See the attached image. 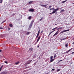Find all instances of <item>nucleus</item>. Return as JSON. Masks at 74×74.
I'll list each match as a JSON object with an SVG mask.
<instances>
[{"instance_id":"obj_3","label":"nucleus","mask_w":74,"mask_h":74,"mask_svg":"<svg viewBox=\"0 0 74 74\" xmlns=\"http://www.w3.org/2000/svg\"><path fill=\"white\" fill-rule=\"evenodd\" d=\"M70 29H67L65 30H63V31H61L60 32V34H62V33H64V32H68V31H69Z\"/></svg>"},{"instance_id":"obj_29","label":"nucleus","mask_w":74,"mask_h":74,"mask_svg":"<svg viewBox=\"0 0 74 74\" xmlns=\"http://www.w3.org/2000/svg\"><path fill=\"white\" fill-rule=\"evenodd\" d=\"M65 45L66 47H68V45H67V44H66Z\"/></svg>"},{"instance_id":"obj_27","label":"nucleus","mask_w":74,"mask_h":74,"mask_svg":"<svg viewBox=\"0 0 74 74\" xmlns=\"http://www.w3.org/2000/svg\"><path fill=\"white\" fill-rule=\"evenodd\" d=\"M19 63V62H16L15 63V64H18Z\"/></svg>"},{"instance_id":"obj_39","label":"nucleus","mask_w":74,"mask_h":74,"mask_svg":"<svg viewBox=\"0 0 74 74\" xmlns=\"http://www.w3.org/2000/svg\"><path fill=\"white\" fill-rule=\"evenodd\" d=\"M60 40L61 41H63V39H61Z\"/></svg>"},{"instance_id":"obj_49","label":"nucleus","mask_w":74,"mask_h":74,"mask_svg":"<svg viewBox=\"0 0 74 74\" xmlns=\"http://www.w3.org/2000/svg\"><path fill=\"white\" fill-rule=\"evenodd\" d=\"M38 48H39V46L38 45Z\"/></svg>"},{"instance_id":"obj_24","label":"nucleus","mask_w":74,"mask_h":74,"mask_svg":"<svg viewBox=\"0 0 74 74\" xmlns=\"http://www.w3.org/2000/svg\"><path fill=\"white\" fill-rule=\"evenodd\" d=\"M56 54H55L54 56V58H56Z\"/></svg>"},{"instance_id":"obj_37","label":"nucleus","mask_w":74,"mask_h":74,"mask_svg":"<svg viewBox=\"0 0 74 74\" xmlns=\"http://www.w3.org/2000/svg\"><path fill=\"white\" fill-rule=\"evenodd\" d=\"M51 7H52V6H50L49 7V8H51Z\"/></svg>"},{"instance_id":"obj_41","label":"nucleus","mask_w":74,"mask_h":74,"mask_svg":"<svg viewBox=\"0 0 74 74\" xmlns=\"http://www.w3.org/2000/svg\"><path fill=\"white\" fill-rule=\"evenodd\" d=\"M73 53H74V52H73L71 53V54H73Z\"/></svg>"},{"instance_id":"obj_46","label":"nucleus","mask_w":74,"mask_h":74,"mask_svg":"<svg viewBox=\"0 0 74 74\" xmlns=\"http://www.w3.org/2000/svg\"><path fill=\"white\" fill-rule=\"evenodd\" d=\"M34 64H36V62H35L34 63Z\"/></svg>"},{"instance_id":"obj_52","label":"nucleus","mask_w":74,"mask_h":74,"mask_svg":"<svg viewBox=\"0 0 74 74\" xmlns=\"http://www.w3.org/2000/svg\"><path fill=\"white\" fill-rule=\"evenodd\" d=\"M57 24H55V25H57Z\"/></svg>"},{"instance_id":"obj_26","label":"nucleus","mask_w":74,"mask_h":74,"mask_svg":"<svg viewBox=\"0 0 74 74\" xmlns=\"http://www.w3.org/2000/svg\"><path fill=\"white\" fill-rule=\"evenodd\" d=\"M0 3H2L3 2H2V0H0Z\"/></svg>"},{"instance_id":"obj_33","label":"nucleus","mask_w":74,"mask_h":74,"mask_svg":"<svg viewBox=\"0 0 74 74\" xmlns=\"http://www.w3.org/2000/svg\"><path fill=\"white\" fill-rule=\"evenodd\" d=\"M3 29V28L2 27H0V29Z\"/></svg>"},{"instance_id":"obj_42","label":"nucleus","mask_w":74,"mask_h":74,"mask_svg":"<svg viewBox=\"0 0 74 74\" xmlns=\"http://www.w3.org/2000/svg\"><path fill=\"white\" fill-rule=\"evenodd\" d=\"M59 29H58V31L57 32H59Z\"/></svg>"},{"instance_id":"obj_5","label":"nucleus","mask_w":74,"mask_h":74,"mask_svg":"<svg viewBox=\"0 0 74 74\" xmlns=\"http://www.w3.org/2000/svg\"><path fill=\"white\" fill-rule=\"evenodd\" d=\"M29 12H34V9L33 8H31L29 10Z\"/></svg>"},{"instance_id":"obj_47","label":"nucleus","mask_w":74,"mask_h":74,"mask_svg":"<svg viewBox=\"0 0 74 74\" xmlns=\"http://www.w3.org/2000/svg\"><path fill=\"white\" fill-rule=\"evenodd\" d=\"M39 3H40V4H42V2H40Z\"/></svg>"},{"instance_id":"obj_23","label":"nucleus","mask_w":74,"mask_h":74,"mask_svg":"<svg viewBox=\"0 0 74 74\" xmlns=\"http://www.w3.org/2000/svg\"><path fill=\"white\" fill-rule=\"evenodd\" d=\"M52 11H54L55 10V8H52Z\"/></svg>"},{"instance_id":"obj_40","label":"nucleus","mask_w":74,"mask_h":74,"mask_svg":"<svg viewBox=\"0 0 74 74\" xmlns=\"http://www.w3.org/2000/svg\"><path fill=\"white\" fill-rule=\"evenodd\" d=\"M1 69V68H0V71H1V69Z\"/></svg>"},{"instance_id":"obj_7","label":"nucleus","mask_w":74,"mask_h":74,"mask_svg":"<svg viewBox=\"0 0 74 74\" xmlns=\"http://www.w3.org/2000/svg\"><path fill=\"white\" fill-rule=\"evenodd\" d=\"M41 6H42V7H45V8H47V6L48 5V4L47 5H41Z\"/></svg>"},{"instance_id":"obj_4","label":"nucleus","mask_w":74,"mask_h":74,"mask_svg":"<svg viewBox=\"0 0 74 74\" xmlns=\"http://www.w3.org/2000/svg\"><path fill=\"white\" fill-rule=\"evenodd\" d=\"M32 60H31L30 61H29L28 62H27L25 63V64L27 65V64H30V62H32Z\"/></svg>"},{"instance_id":"obj_30","label":"nucleus","mask_w":74,"mask_h":74,"mask_svg":"<svg viewBox=\"0 0 74 74\" xmlns=\"http://www.w3.org/2000/svg\"><path fill=\"white\" fill-rule=\"evenodd\" d=\"M5 63H6V64H8V62H7V61H5Z\"/></svg>"},{"instance_id":"obj_34","label":"nucleus","mask_w":74,"mask_h":74,"mask_svg":"<svg viewBox=\"0 0 74 74\" xmlns=\"http://www.w3.org/2000/svg\"><path fill=\"white\" fill-rule=\"evenodd\" d=\"M43 32L44 31H43V30H42V31H41L40 33H43Z\"/></svg>"},{"instance_id":"obj_32","label":"nucleus","mask_w":74,"mask_h":74,"mask_svg":"<svg viewBox=\"0 0 74 74\" xmlns=\"http://www.w3.org/2000/svg\"><path fill=\"white\" fill-rule=\"evenodd\" d=\"M61 12H62L63 11H64V10H61Z\"/></svg>"},{"instance_id":"obj_54","label":"nucleus","mask_w":74,"mask_h":74,"mask_svg":"<svg viewBox=\"0 0 74 74\" xmlns=\"http://www.w3.org/2000/svg\"><path fill=\"white\" fill-rule=\"evenodd\" d=\"M48 73H47L46 74H48Z\"/></svg>"},{"instance_id":"obj_19","label":"nucleus","mask_w":74,"mask_h":74,"mask_svg":"<svg viewBox=\"0 0 74 74\" xmlns=\"http://www.w3.org/2000/svg\"><path fill=\"white\" fill-rule=\"evenodd\" d=\"M54 60V59H52L50 61V62H52Z\"/></svg>"},{"instance_id":"obj_18","label":"nucleus","mask_w":74,"mask_h":74,"mask_svg":"<svg viewBox=\"0 0 74 74\" xmlns=\"http://www.w3.org/2000/svg\"><path fill=\"white\" fill-rule=\"evenodd\" d=\"M33 1H30L29 3H28L29 4H32V3H33Z\"/></svg>"},{"instance_id":"obj_8","label":"nucleus","mask_w":74,"mask_h":74,"mask_svg":"<svg viewBox=\"0 0 74 74\" xmlns=\"http://www.w3.org/2000/svg\"><path fill=\"white\" fill-rule=\"evenodd\" d=\"M33 48L32 47H31V48H29V51H33Z\"/></svg>"},{"instance_id":"obj_1","label":"nucleus","mask_w":74,"mask_h":74,"mask_svg":"<svg viewBox=\"0 0 74 74\" xmlns=\"http://www.w3.org/2000/svg\"><path fill=\"white\" fill-rule=\"evenodd\" d=\"M34 20H32L31 22V23L30 24V25L29 27V28H31L32 27V26H33V22H34Z\"/></svg>"},{"instance_id":"obj_13","label":"nucleus","mask_w":74,"mask_h":74,"mask_svg":"<svg viewBox=\"0 0 74 74\" xmlns=\"http://www.w3.org/2000/svg\"><path fill=\"white\" fill-rule=\"evenodd\" d=\"M57 28H58V27H56L55 28H54L53 29H52V30H56V29H57Z\"/></svg>"},{"instance_id":"obj_12","label":"nucleus","mask_w":74,"mask_h":74,"mask_svg":"<svg viewBox=\"0 0 74 74\" xmlns=\"http://www.w3.org/2000/svg\"><path fill=\"white\" fill-rule=\"evenodd\" d=\"M1 74H7V73L5 72H3L1 73Z\"/></svg>"},{"instance_id":"obj_43","label":"nucleus","mask_w":74,"mask_h":74,"mask_svg":"<svg viewBox=\"0 0 74 74\" xmlns=\"http://www.w3.org/2000/svg\"><path fill=\"white\" fill-rule=\"evenodd\" d=\"M54 14V13H52H52H49V14Z\"/></svg>"},{"instance_id":"obj_31","label":"nucleus","mask_w":74,"mask_h":74,"mask_svg":"<svg viewBox=\"0 0 74 74\" xmlns=\"http://www.w3.org/2000/svg\"><path fill=\"white\" fill-rule=\"evenodd\" d=\"M3 67V65H2V66L0 68L2 69V67Z\"/></svg>"},{"instance_id":"obj_17","label":"nucleus","mask_w":74,"mask_h":74,"mask_svg":"<svg viewBox=\"0 0 74 74\" xmlns=\"http://www.w3.org/2000/svg\"><path fill=\"white\" fill-rule=\"evenodd\" d=\"M63 29V27H59L58 28L57 30H58V29Z\"/></svg>"},{"instance_id":"obj_10","label":"nucleus","mask_w":74,"mask_h":74,"mask_svg":"<svg viewBox=\"0 0 74 74\" xmlns=\"http://www.w3.org/2000/svg\"><path fill=\"white\" fill-rule=\"evenodd\" d=\"M59 33V32H56V33L55 34H54L53 35V36H56V35L58 34Z\"/></svg>"},{"instance_id":"obj_48","label":"nucleus","mask_w":74,"mask_h":74,"mask_svg":"<svg viewBox=\"0 0 74 74\" xmlns=\"http://www.w3.org/2000/svg\"><path fill=\"white\" fill-rule=\"evenodd\" d=\"M51 10H52V8H51V9L49 10V11H51Z\"/></svg>"},{"instance_id":"obj_28","label":"nucleus","mask_w":74,"mask_h":74,"mask_svg":"<svg viewBox=\"0 0 74 74\" xmlns=\"http://www.w3.org/2000/svg\"><path fill=\"white\" fill-rule=\"evenodd\" d=\"M59 71H60V69H58L57 70V72Z\"/></svg>"},{"instance_id":"obj_15","label":"nucleus","mask_w":74,"mask_h":74,"mask_svg":"<svg viewBox=\"0 0 74 74\" xmlns=\"http://www.w3.org/2000/svg\"><path fill=\"white\" fill-rule=\"evenodd\" d=\"M43 19V17H41V19L39 20L40 21H42Z\"/></svg>"},{"instance_id":"obj_36","label":"nucleus","mask_w":74,"mask_h":74,"mask_svg":"<svg viewBox=\"0 0 74 74\" xmlns=\"http://www.w3.org/2000/svg\"><path fill=\"white\" fill-rule=\"evenodd\" d=\"M65 39H66V38H63V39H62V40H65Z\"/></svg>"},{"instance_id":"obj_51","label":"nucleus","mask_w":74,"mask_h":74,"mask_svg":"<svg viewBox=\"0 0 74 74\" xmlns=\"http://www.w3.org/2000/svg\"><path fill=\"white\" fill-rule=\"evenodd\" d=\"M38 28L40 29V27H38Z\"/></svg>"},{"instance_id":"obj_25","label":"nucleus","mask_w":74,"mask_h":74,"mask_svg":"<svg viewBox=\"0 0 74 74\" xmlns=\"http://www.w3.org/2000/svg\"><path fill=\"white\" fill-rule=\"evenodd\" d=\"M53 59V56H52L51 57H50V60H51V59Z\"/></svg>"},{"instance_id":"obj_11","label":"nucleus","mask_w":74,"mask_h":74,"mask_svg":"<svg viewBox=\"0 0 74 74\" xmlns=\"http://www.w3.org/2000/svg\"><path fill=\"white\" fill-rule=\"evenodd\" d=\"M55 30H53L49 34V36H50V35H51V33H52L53 32H55Z\"/></svg>"},{"instance_id":"obj_50","label":"nucleus","mask_w":74,"mask_h":74,"mask_svg":"<svg viewBox=\"0 0 74 74\" xmlns=\"http://www.w3.org/2000/svg\"><path fill=\"white\" fill-rule=\"evenodd\" d=\"M62 60H60V61H62Z\"/></svg>"},{"instance_id":"obj_35","label":"nucleus","mask_w":74,"mask_h":74,"mask_svg":"<svg viewBox=\"0 0 74 74\" xmlns=\"http://www.w3.org/2000/svg\"><path fill=\"white\" fill-rule=\"evenodd\" d=\"M15 15V14H13L12 15V16H14Z\"/></svg>"},{"instance_id":"obj_16","label":"nucleus","mask_w":74,"mask_h":74,"mask_svg":"<svg viewBox=\"0 0 74 74\" xmlns=\"http://www.w3.org/2000/svg\"><path fill=\"white\" fill-rule=\"evenodd\" d=\"M9 26L10 27H12L13 26V25H12V24H10L9 25Z\"/></svg>"},{"instance_id":"obj_53","label":"nucleus","mask_w":74,"mask_h":74,"mask_svg":"<svg viewBox=\"0 0 74 74\" xmlns=\"http://www.w3.org/2000/svg\"><path fill=\"white\" fill-rule=\"evenodd\" d=\"M73 4H74V3H73Z\"/></svg>"},{"instance_id":"obj_55","label":"nucleus","mask_w":74,"mask_h":74,"mask_svg":"<svg viewBox=\"0 0 74 74\" xmlns=\"http://www.w3.org/2000/svg\"><path fill=\"white\" fill-rule=\"evenodd\" d=\"M71 64H72V63H71Z\"/></svg>"},{"instance_id":"obj_2","label":"nucleus","mask_w":74,"mask_h":74,"mask_svg":"<svg viewBox=\"0 0 74 74\" xmlns=\"http://www.w3.org/2000/svg\"><path fill=\"white\" fill-rule=\"evenodd\" d=\"M59 8H57L56 9H55V10H54V11H53L52 12L53 14H55L57 11H58L59 10Z\"/></svg>"},{"instance_id":"obj_45","label":"nucleus","mask_w":74,"mask_h":74,"mask_svg":"<svg viewBox=\"0 0 74 74\" xmlns=\"http://www.w3.org/2000/svg\"><path fill=\"white\" fill-rule=\"evenodd\" d=\"M4 21H3L1 23H4Z\"/></svg>"},{"instance_id":"obj_20","label":"nucleus","mask_w":74,"mask_h":74,"mask_svg":"<svg viewBox=\"0 0 74 74\" xmlns=\"http://www.w3.org/2000/svg\"><path fill=\"white\" fill-rule=\"evenodd\" d=\"M66 1H67V0H66L65 1H63L62 2V3H65Z\"/></svg>"},{"instance_id":"obj_21","label":"nucleus","mask_w":74,"mask_h":74,"mask_svg":"<svg viewBox=\"0 0 74 74\" xmlns=\"http://www.w3.org/2000/svg\"><path fill=\"white\" fill-rule=\"evenodd\" d=\"M31 18H32V16H29V17H28V19H31Z\"/></svg>"},{"instance_id":"obj_14","label":"nucleus","mask_w":74,"mask_h":74,"mask_svg":"<svg viewBox=\"0 0 74 74\" xmlns=\"http://www.w3.org/2000/svg\"><path fill=\"white\" fill-rule=\"evenodd\" d=\"M71 49H70L69 50H68V51H66V53H68V52H70V51H71Z\"/></svg>"},{"instance_id":"obj_22","label":"nucleus","mask_w":74,"mask_h":74,"mask_svg":"<svg viewBox=\"0 0 74 74\" xmlns=\"http://www.w3.org/2000/svg\"><path fill=\"white\" fill-rule=\"evenodd\" d=\"M30 34V32H27L26 33L27 35H28V34Z\"/></svg>"},{"instance_id":"obj_6","label":"nucleus","mask_w":74,"mask_h":74,"mask_svg":"<svg viewBox=\"0 0 74 74\" xmlns=\"http://www.w3.org/2000/svg\"><path fill=\"white\" fill-rule=\"evenodd\" d=\"M40 29L39 30V31H38V32L37 35V36H36V38H38V37L39 35H40Z\"/></svg>"},{"instance_id":"obj_38","label":"nucleus","mask_w":74,"mask_h":74,"mask_svg":"<svg viewBox=\"0 0 74 74\" xmlns=\"http://www.w3.org/2000/svg\"><path fill=\"white\" fill-rule=\"evenodd\" d=\"M52 70L53 71H55V69H52Z\"/></svg>"},{"instance_id":"obj_9","label":"nucleus","mask_w":74,"mask_h":74,"mask_svg":"<svg viewBox=\"0 0 74 74\" xmlns=\"http://www.w3.org/2000/svg\"><path fill=\"white\" fill-rule=\"evenodd\" d=\"M40 36H39L37 40V42H38L39 40H40Z\"/></svg>"},{"instance_id":"obj_44","label":"nucleus","mask_w":74,"mask_h":74,"mask_svg":"<svg viewBox=\"0 0 74 74\" xmlns=\"http://www.w3.org/2000/svg\"><path fill=\"white\" fill-rule=\"evenodd\" d=\"M1 51H2L1 50H0V52H1Z\"/></svg>"}]
</instances>
